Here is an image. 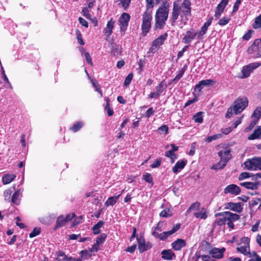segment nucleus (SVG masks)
I'll list each match as a JSON object with an SVG mask.
<instances>
[{"instance_id":"obj_1","label":"nucleus","mask_w":261,"mask_h":261,"mask_svg":"<svg viewBox=\"0 0 261 261\" xmlns=\"http://www.w3.org/2000/svg\"><path fill=\"white\" fill-rule=\"evenodd\" d=\"M191 2L189 0H184L182 3L179 1H175L173 3V9L171 14L172 25H174L176 20L179 18L180 27L185 25L188 20V17L191 14Z\"/></svg>"},{"instance_id":"obj_2","label":"nucleus","mask_w":261,"mask_h":261,"mask_svg":"<svg viewBox=\"0 0 261 261\" xmlns=\"http://www.w3.org/2000/svg\"><path fill=\"white\" fill-rule=\"evenodd\" d=\"M169 4L166 2L157 10L155 16V28L162 29L165 24L169 13Z\"/></svg>"},{"instance_id":"obj_3","label":"nucleus","mask_w":261,"mask_h":261,"mask_svg":"<svg viewBox=\"0 0 261 261\" xmlns=\"http://www.w3.org/2000/svg\"><path fill=\"white\" fill-rule=\"evenodd\" d=\"M248 100L247 97L238 98L233 103L232 107L228 108L225 117L231 118L233 113L236 115L241 113L248 106Z\"/></svg>"},{"instance_id":"obj_4","label":"nucleus","mask_w":261,"mask_h":261,"mask_svg":"<svg viewBox=\"0 0 261 261\" xmlns=\"http://www.w3.org/2000/svg\"><path fill=\"white\" fill-rule=\"evenodd\" d=\"M244 168L248 170H261V157L247 159L244 163Z\"/></svg>"},{"instance_id":"obj_5","label":"nucleus","mask_w":261,"mask_h":261,"mask_svg":"<svg viewBox=\"0 0 261 261\" xmlns=\"http://www.w3.org/2000/svg\"><path fill=\"white\" fill-rule=\"evenodd\" d=\"M151 13L145 12L142 17V23L141 25L142 33L143 36H145L149 31L151 28V22L152 20Z\"/></svg>"},{"instance_id":"obj_6","label":"nucleus","mask_w":261,"mask_h":261,"mask_svg":"<svg viewBox=\"0 0 261 261\" xmlns=\"http://www.w3.org/2000/svg\"><path fill=\"white\" fill-rule=\"evenodd\" d=\"M74 217H75V215L74 213L69 214L65 216L63 215L59 216L57 218L54 230H57L64 226L67 222L71 221Z\"/></svg>"},{"instance_id":"obj_7","label":"nucleus","mask_w":261,"mask_h":261,"mask_svg":"<svg viewBox=\"0 0 261 261\" xmlns=\"http://www.w3.org/2000/svg\"><path fill=\"white\" fill-rule=\"evenodd\" d=\"M260 65V62H254L243 66L241 70L242 74L241 78L245 79L249 77L253 71Z\"/></svg>"},{"instance_id":"obj_8","label":"nucleus","mask_w":261,"mask_h":261,"mask_svg":"<svg viewBox=\"0 0 261 261\" xmlns=\"http://www.w3.org/2000/svg\"><path fill=\"white\" fill-rule=\"evenodd\" d=\"M180 226V224H177L173 227V228L171 230H170L169 231H164L161 233H159V232H152V235L154 237L158 238L162 241H164L169 236L173 234L176 231H177L179 229Z\"/></svg>"},{"instance_id":"obj_9","label":"nucleus","mask_w":261,"mask_h":261,"mask_svg":"<svg viewBox=\"0 0 261 261\" xmlns=\"http://www.w3.org/2000/svg\"><path fill=\"white\" fill-rule=\"evenodd\" d=\"M215 83V82L213 80L208 79L206 80H202L200 81L197 85H196L194 88L195 92H197V96H199L201 89L205 86L209 87L212 86Z\"/></svg>"},{"instance_id":"obj_10","label":"nucleus","mask_w":261,"mask_h":261,"mask_svg":"<svg viewBox=\"0 0 261 261\" xmlns=\"http://www.w3.org/2000/svg\"><path fill=\"white\" fill-rule=\"evenodd\" d=\"M230 152L231 150L228 147H225L220 150L218 154L220 159L227 163L231 158Z\"/></svg>"},{"instance_id":"obj_11","label":"nucleus","mask_w":261,"mask_h":261,"mask_svg":"<svg viewBox=\"0 0 261 261\" xmlns=\"http://www.w3.org/2000/svg\"><path fill=\"white\" fill-rule=\"evenodd\" d=\"M196 36H198V33L193 29H191L186 32L182 41L184 43L189 44L193 40Z\"/></svg>"},{"instance_id":"obj_12","label":"nucleus","mask_w":261,"mask_h":261,"mask_svg":"<svg viewBox=\"0 0 261 261\" xmlns=\"http://www.w3.org/2000/svg\"><path fill=\"white\" fill-rule=\"evenodd\" d=\"M129 19L130 16L126 13H123L121 15L119 20L121 31H125L126 30Z\"/></svg>"},{"instance_id":"obj_13","label":"nucleus","mask_w":261,"mask_h":261,"mask_svg":"<svg viewBox=\"0 0 261 261\" xmlns=\"http://www.w3.org/2000/svg\"><path fill=\"white\" fill-rule=\"evenodd\" d=\"M260 41L259 40H255L253 43L248 48L247 52L249 54L253 56H259L260 54L258 53L259 49Z\"/></svg>"},{"instance_id":"obj_14","label":"nucleus","mask_w":261,"mask_h":261,"mask_svg":"<svg viewBox=\"0 0 261 261\" xmlns=\"http://www.w3.org/2000/svg\"><path fill=\"white\" fill-rule=\"evenodd\" d=\"M216 216H224V219L227 222L236 221L239 219L240 216L238 214L232 213L229 212H224L217 213Z\"/></svg>"},{"instance_id":"obj_15","label":"nucleus","mask_w":261,"mask_h":261,"mask_svg":"<svg viewBox=\"0 0 261 261\" xmlns=\"http://www.w3.org/2000/svg\"><path fill=\"white\" fill-rule=\"evenodd\" d=\"M243 204L241 203L228 202L225 204V209L230 210L235 212L240 213L243 211Z\"/></svg>"},{"instance_id":"obj_16","label":"nucleus","mask_w":261,"mask_h":261,"mask_svg":"<svg viewBox=\"0 0 261 261\" xmlns=\"http://www.w3.org/2000/svg\"><path fill=\"white\" fill-rule=\"evenodd\" d=\"M228 1L229 0H221V2L218 5L214 15L216 18L218 19L220 17L225 7L228 4Z\"/></svg>"},{"instance_id":"obj_17","label":"nucleus","mask_w":261,"mask_h":261,"mask_svg":"<svg viewBox=\"0 0 261 261\" xmlns=\"http://www.w3.org/2000/svg\"><path fill=\"white\" fill-rule=\"evenodd\" d=\"M240 192L241 189L240 187L234 184H231L227 186L224 190L225 194H230L234 195L239 194Z\"/></svg>"},{"instance_id":"obj_18","label":"nucleus","mask_w":261,"mask_h":261,"mask_svg":"<svg viewBox=\"0 0 261 261\" xmlns=\"http://www.w3.org/2000/svg\"><path fill=\"white\" fill-rule=\"evenodd\" d=\"M171 246L174 250L179 251L186 246V242L184 239H177L172 243Z\"/></svg>"},{"instance_id":"obj_19","label":"nucleus","mask_w":261,"mask_h":261,"mask_svg":"<svg viewBox=\"0 0 261 261\" xmlns=\"http://www.w3.org/2000/svg\"><path fill=\"white\" fill-rule=\"evenodd\" d=\"M161 254L162 258L165 260H172L175 258V254L171 249L163 250Z\"/></svg>"},{"instance_id":"obj_20","label":"nucleus","mask_w":261,"mask_h":261,"mask_svg":"<svg viewBox=\"0 0 261 261\" xmlns=\"http://www.w3.org/2000/svg\"><path fill=\"white\" fill-rule=\"evenodd\" d=\"M213 18L211 17L201 27L200 31L198 33V38L203 36L207 32L208 27L211 24Z\"/></svg>"},{"instance_id":"obj_21","label":"nucleus","mask_w":261,"mask_h":261,"mask_svg":"<svg viewBox=\"0 0 261 261\" xmlns=\"http://www.w3.org/2000/svg\"><path fill=\"white\" fill-rule=\"evenodd\" d=\"M167 34L165 33L154 40L152 42V48H153V47L157 48L162 45L164 43L165 40L167 39Z\"/></svg>"},{"instance_id":"obj_22","label":"nucleus","mask_w":261,"mask_h":261,"mask_svg":"<svg viewBox=\"0 0 261 261\" xmlns=\"http://www.w3.org/2000/svg\"><path fill=\"white\" fill-rule=\"evenodd\" d=\"M224 251L225 249L223 248L221 249L214 248L210 251V254L214 258H221L223 256V252Z\"/></svg>"},{"instance_id":"obj_23","label":"nucleus","mask_w":261,"mask_h":261,"mask_svg":"<svg viewBox=\"0 0 261 261\" xmlns=\"http://www.w3.org/2000/svg\"><path fill=\"white\" fill-rule=\"evenodd\" d=\"M23 191L22 188H20L14 193L12 195L11 201L12 203L18 205L19 204L20 197Z\"/></svg>"},{"instance_id":"obj_24","label":"nucleus","mask_w":261,"mask_h":261,"mask_svg":"<svg viewBox=\"0 0 261 261\" xmlns=\"http://www.w3.org/2000/svg\"><path fill=\"white\" fill-rule=\"evenodd\" d=\"M194 216L196 218L205 220L208 216V212L205 208L202 207L198 211L195 212L194 213Z\"/></svg>"},{"instance_id":"obj_25","label":"nucleus","mask_w":261,"mask_h":261,"mask_svg":"<svg viewBox=\"0 0 261 261\" xmlns=\"http://www.w3.org/2000/svg\"><path fill=\"white\" fill-rule=\"evenodd\" d=\"M114 21L111 19L107 23L106 27L103 30V33L107 36H110L113 32Z\"/></svg>"},{"instance_id":"obj_26","label":"nucleus","mask_w":261,"mask_h":261,"mask_svg":"<svg viewBox=\"0 0 261 261\" xmlns=\"http://www.w3.org/2000/svg\"><path fill=\"white\" fill-rule=\"evenodd\" d=\"M187 163V161L185 160L178 161L172 169V171L175 173L179 172L184 168Z\"/></svg>"},{"instance_id":"obj_27","label":"nucleus","mask_w":261,"mask_h":261,"mask_svg":"<svg viewBox=\"0 0 261 261\" xmlns=\"http://www.w3.org/2000/svg\"><path fill=\"white\" fill-rule=\"evenodd\" d=\"M16 177L15 174H5L2 177V182L4 185H8L11 183Z\"/></svg>"},{"instance_id":"obj_28","label":"nucleus","mask_w":261,"mask_h":261,"mask_svg":"<svg viewBox=\"0 0 261 261\" xmlns=\"http://www.w3.org/2000/svg\"><path fill=\"white\" fill-rule=\"evenodd\" d=\"M240 185L245 187L246 189L251 190H256L260 185L259 182H241Z\"/></svg>"},{"instance_id":"obj_29","label":"nucleus","mask_w":261,"mask_h":261,"mask_svg":"<svg viewBox=\"0 0 261 261\" xmlns=\"http://www.w3.org/2000/svg\"><path fill=\"white\" fill-rule=\"evenodd\" d=\"M260 138H261V126H258L254 129L253 133L248 137V139L252 140Z\"/></svg>"},{"instance_id":"obj_30","label":"nucleus","mask_w":261,"mask_h":261,"mask_svg":"<svg viewBox=\"0 0 261 261\" xmlns=\"http://www.w3.org/2000/svg\"><path fill=\"white\" fill-rule=\"evenodd\" d=\"M232 242H237L238 245H250V239L248 237H242L239 241L237 240V237L234 236L232 238Z\"/></svg>"},{"instance_id":"obj_31","label":"nucleus","mask_w":261,"mask_h":261,"mask_svg":"<svg viewBox=\"0 0 261 261\" xmlns=\"http://www.w3.org/2000/svg\"><path fill=\"white\" fill-rule=\"evenodd\" d=\"M72 257H67L62 251H59L58 256L55 261H73Z\"/></svg>"},{"instance_id":"obj_32","label":"nucleus","mask_w":261,"mask_h":261,"mask_svg":"<svg viewBox=\"0 0 261 261\" xmlns=\"http://www.w3.org/2000/svg\"><path fill=\"white\" fill-rule=\"evenodd\" d=\"M237 250L244 255H248L249 253L250 245H241L237 248Z\"/></svg>"},{"instance_id":"obj_33","label":"nucleus","mask_w":261,"mask_h":261,"mask_svg":"<svg viewBox=\"0 0 261 261\" xmlns=\"http://www.w3.org/2000/svg\"><path fill=\"white\" fill-rule=\"evenodd\" d=\"M120 194H119L117 196H114L109 197L108 200L106 201L105 204L107 206H113L118 201Z\"/></svg>"},{"instance_id":"obj_34","label":"nucleus","mask_w":261,"mask_h":261,"mask_svg":"<svg viewBox=\"0 0 261 261\" xmlns=\"http://www.w3.org/2000/svg\"><path fill=\"white\" fill-rule=\"evenodd\" d=\"M251 117L252 119L256 120V121L258 122V120L261 117V107H258L256 108L252 114Z\"/></svg>"},{"instance_id":"obj_35","label":"nucleus","mask_w":261,"mask_h":261,"mask_svg":"<svg viewBox=\"0 0 261 261\" xmlns=\"http://www.w3.org/2000/svg\"><path fill=\"white\" fill-rule=\"evenodd\" d=\"M226 163L224 162V161L220 159V161L218 163L213 165L211 167V169L216 170L222 169L226 166Z\"/></svg>"},{"instance_id":"obj_36","label":"nucleus","mask_w":261,"mask_h":261,"mask_svg":"<svg viewBox=\"0 0 261 261\" xmlns=\"http://www.w3.org/2000/svg\"><path fill=\"white\" fill-rule=\"evenodd\" d=\"M200 203L199 202L193 203L187 211V213H189L192 211L197 212L200 210Z\"/></svg>"},{"instance_id":"obj_37","label":"nucleus","mask_w":261,"mask_h":261,"mask_svg":"<svg viewBox=\"0 0 261 261\" xmlns=\"http://www.w3.org/2000/svg\"><path fill=\"white\" fill-rule=\"evenodd\" d=\"M138 243V247L140 252H143L148 249V246L146 245L143 240L137 239Z\"/></svg>"},{"instance_id":"obj_38","label":"nucleus","mask_w":261,"mask_h":261,"mask_svg":"<svg viewBox=\"0 0 261 261\" xmlns=\"http://www.w3.org/2000/svg\"><path fill=\"white\" fill-rule=\"evenodd\" d=\"M203 113L202 112H199L197 113H196L193 116V119L194 120V122L196 123H201L203 122Z\"/></svg>"},{"instance_id":"obj_39","label":"nucleus","mask_w":261,"mask_h":261,"mask_svg":"<svg viewBox=\"0 0 261 261\" xmlns=\"http://www.w3.org/2000/svg\"><path fill=\"white\" fill-rule=\"evenodd\" d=\"M103 222L101 221H99L97 223L95 224L92 230L94 234H97L100 232V228L103 226Z\"/></svg>"},{"instance_id":"obj_40","label":"nucleus","mask_w":261,"mask_h":261,"mask_svg":"<svg viewBox=\"0 0 261 261\" xmlns=\"http://www.w3.org/2000/svg\"><path fill=\"white\" fill-rule=\"evenodd\" d=\"M105 101H106V105L105 108V111L107 112L108 115L109 116H111L113 115V111L110 108V100L108 97H105Z\"/></svg>"},{"instance_id":"obj_41","label":"nucleus","mask_w":261,"mask_h":261,"mask_svg":"<svg viewBox=\"0 0 261 261\" xmlns=\"http://www.w3.org/2000/svg\"><path fill=\"white\" fill-rule=\"evenodd\" d=\"M252 27L255 29L261 28V14L255 18Z\"/></svg>"},{"instance_id":"obj_42","label":"nucleus","mask_w":261,"mask_h":261,"mask_svg":"<svg viewBox=\"0 0 261 261\" xmlns=\"http://www.w3.org/2000/svg\"><path fill=\"white\" fill-rule=\"evenodd\" d=\"M84 125V123L82 121H79L75 123L71 127V130L73 132H76L80 130Z\"/></svg>"},{"instance_id":"obj_43","label":"nucleus","mask_w":261,"mask_h":261,"mask_svg":"<svg viewBox=\"0 0 261 261\" xmlns=\"http://www.w3.org/2000/svg\"><path fill=\"white\" fill-rule=\"evenodd\" d=\"M187 69V66L185 65L182 69L178 72L177 74L173 80V82L178 81L184 75L185 72Z\"/></svg>"},{"instance_id":"obj_44","label":"nucleus","mask_w":261,"mask_h":261,"mask_svg":"<svg viewBox=\"0 0 261 261\" xmlns=\"http://www.w3.org/2000/svg\"><path fill=\"white\" fill-rule=\"evenodd\" d=\"M172 211L169 208H166L163 210L160 214L162 217L167 218L172 216Z\"/></svg>"},{"instance_id":"obj_45","label":"nucleus","mask_w":261,"mask_h":261,"mask_svg":"<svg viewBox=\"0 0 261 261\" xmlns=\"http://www.w3.org/2000/svg\"><path fill=\"white\" fill-rule=\"evenodd\" d=\"M165 155L170 159L171 162L172 163H173L175 162V160L177 158V155L174 153V152H172L170 151L165 152Z\"/></svg>"},{"instance_id":"obj_46","label":"nucleus","mask_w":261,"mask_h":261,"mask_svg":"<svg viewBox=\"0 0 261 261\" xmlns=\"http://www.w3.org/2000/svg\"><path fill=\"white\" fill-rule=\"evenodd\" d=\"M222 135L221 134H217L214 135L213 136H209V137H207L205 139V141L207 143H210L213 140H216L218 139H220V138H222Z\"/></svg>"},{"instance_id":"obj_47","label":"nucleus","mask_w":261,"mask_h":261,"mask_svg":"<svg viewBox=\"0 0 261 261\" xmlns=\"http://www.w3.org/2000/svg\"><path fill=\"white\" fill-rule=\"evenodd\" d=\"M41 232V229L39 227H35L34 228L32 232H31L30 234L29 237L31 238H34L38 235H39Z\"/></svg>"},{"instance_id":"obj_48","label":"nucleus","mask_w":261,"mask_h":261,"mask_svg":"<svg viewBox=\"0 0 261 261\" xmlns=\"http://www.w3.org/2000/svg\"><path fill=\"white\" fill-rule=\"evenodd\" d=\"M217 217H218L219 216L220 218H217L216 220H215V224H217L218 225H222L223 224H224L226 221V220L224 219V216H216Z\"/></svg>"},{"instance_id":"obj_49","label":"nucleus","mask_w":261,"mask_h":261,"mask_svg":"<svg viewBox=\"0 0 261 261\" xmlns=\"http://www.w3.org/2000/svg\"><path fill=\"white\" fill-rule=\"evenodd\" d=\"M143 179L148 183H153L152 177L150 173H146L143 174Z\"/></svg>"},{"instance_id":"obj_50","label":"nucleus","mask_w":261,"mask_h":261,"mask_svg":"<svg viewBox=\"0 0 261 261\" xmlns=\"http://www.w3.org/2000/svg\"><path fill=\"white\" fill-rule=\"evenodd\" d=\"M257 122V121H256V120L252 119L250 122L249 125L247 127L245 128L244 130L245 132L247 133L251 130L255 126Z\"/></svg>"},{"instance_id":"obj_51","label":"nucleus","mask_w":261,"mask_h":261,"mask_svg":"<svg viewBox=\"0 0 261 261\" xmlns=\"http://www.w3.org/2000/svg\"><path fill=\"white\" fill-rule=\"evenodd\" d=\"M229 21L230 18L229 17H223L219 20L218 24L221 26H223L227 24Z\"/></svg>"},{"instance_id":"obj_52","label":"nucleus","mask_w":261,"mask_h":261,"mask_svg":"<svg viewBox=\"0 0 261 261\" xmlns=\"http://www.w3.org/2000/svg\"><path fill=\"white\" fill-rule=\"evenodd\" d=\"M92 84L93 87L95 88L96 91L98 92L100 96V97H102V93L101 90L100 89L99 85L98 83L95 82L93 80H91Z\"/></svg>"},{"instance_id":"obj_53","label":"nucleus","mask_w":261,"mask_h":261,"mask_svg":"<svg viewBox=\"0 0 261 261\" xmlns=\"http://www.w3.org/2000/svg\"><path fill=\"white\" fill-rule=\"evenodd\" d=\"M82 13H83V15L85 17H86L87 19H90V20H93V21L95 19V18H94L93 19H92L91 18V16H90V14H89L88 8H87V7L84 8L82 10Z\"/></svg>"},{"instance_id":"obj_54","label":"nucleus","mask_w":261,"mask_h":261,"mask_svg":"<svg viewBox=\"0 0 261 261\" xmlns=\"http://www.w3.org/2000/svg\"><path fill=\"white\" fill-rule=\"evenodd\" d=\"M193 94L195 95V97L192 99H190L187 101V102L185 104V107H187L191 105L192 103L196 102L198 100V97L197 96V92H195L194 91Z\"/></svg>"},{"instance_id":"obj_55","label":"nucleus","mask_w":261,"mask_h":261,"mask_svg":"<svg viewBox=\"0 0 261 261\" xmlns=\"http://www.w3.org/2000/svg\"><path fill=\"white\" fill-rule=\"evenodd\" d=\"M133 77V74L132 73H129L125 78L124 82V85L125 86H128Z\"/></svg>"},{"instance_id":"obj_56","label":"nucleus","mask_w":261,"mask_h":261,"mask_svg":"<svg viewBox=\"0 0 261 261\" xmlns=\"http://www.w3.org/2000/svg\"><path fill=\"white\" fill-rule=\"evenodd\" d=\"M252 176V173H248V172H243L242 173L239 177V179L240 180H243L244 179H246L247 178L250 177Z\"/></svg>"},{"instance_id":"obj_57","label":"nucleus","mask_w":261,"mask_h":261,"mask_svg":"<svg viewBox=\"0 0 261 261\" xmlns=\"http://www.w3.org/2000/svg\"><path fill=\"white\" fill-rule=\"evenodd\" d=\"M168 126L167 125H163L158 128L161 134L165 133V134L168 133Z\"/></svg>"},{"instance_id":"obj_58","label":"nucleus","mask_w":261,"mask_h":261,"mask_svg":"<svg viewBox=\"0 0 261 261\" xmlns=\"http://www.w3.org/2000/svg\"><path fill=\"white\" fill-rule=\"evenodd\" d=\"M254 33L253 30H249L244 35L242 38L245 40H249L251 37L252 33Z\"/></svg>"},{"instance_id":"obj_59","label":"nucleus","mask_w":261,"mask_h":261,"mask_svg":"<svg viewBox=\"0 0 261 261\" xmlns=\"http://www.w3.org/2000/svg\"><path fill=\"white\" fill-rule=\"evenodd\" d=\"M243 116L238 118L233 123L231 126L233 129L236 128L242 121Z\"/></svg>"},{"instance_id":"obj_60","label":"nucleus","mask_w":261,"mask_h":261,"mask_svg":"<svg viewBox=\"0 0 261 261\" xmlns=\"http://www.w3.org/2000/svg\"><path fill=\"white\" fill-rule=\"evenodd\" d=\"M106 236L105 234H102L99 237H97L96 239V242L99 245L102 244L105 241Z\"/></svg>"},{"instance_id":"obj_61","label":"nucleus","mask_w":261,"mask_h":261,"mask_svg":"<svg viewBox=\"0 0 261 261\" xmlns=\"http://www.w3.org/2000/svg\"><path fill=\"white\" fill-rule=\"evenodd\" d=\"M164 223L160 222L158 223L156 226L154 228V230L153 232L161 231L163 230V227Z\"/></svg>"},{"instance_id":"obj_62","label":"nucleus","mask_w":261,"mask_h":261,"mask_svg":"<svg viewBox=\"0 0 261 261\" xmlns=\"http://www.w3.org/2000/svg\"><path fill=\"white\" fill-rule=\"evenodd\" d=\"M161 159H157L155 160V161L150 166L152 168H155L159 167L161 165Z\"/></svg>"},{"instance_id":"obj_63","label":"nucleus","mask_w":261,"mask_h":261,"mask_svg":"<svg viewBox=\"0 0 261 261\" xmlns=\"http://www.w3.org/2000/svg\"><path fill=\"white\" fill-rule=\"evenodd\" d=\"M154 113V111L153 110L152 108H149L145 113V116L147 118L150 117L152 115H153Z\"/></svg>"},{"instance_id":"obj_64","label":"nucleus","mask_w":261,"mask_h":261,"mask_svg":"<svg viewBox=\"0 0 261 261\" xmlns=\"http://www.w3.org/2000/svg\"><path fill=\"white\" fill-rule=\"evenodd\" d=\"M85 59L87 62L90 65H92L93 63L92 62L91 58L89 55V54L87 52L84 53Z\"/></svg>"}]
</instances>
